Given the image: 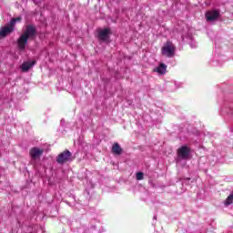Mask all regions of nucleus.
<instances>
[{
  "mask_svg": "<svg viewBox=\"0 0 233 233\" xmlns=\"http://www.w3.org/2000/svg\"><path fill=\"white\" fill-rule=\"evenodd\" d=\"M177 156L180 159H188L190 157V147L182 146L177 149Z\"/></svg>",
  "mask_w": 233,
  "mask_h": 233,
  "instance_id": "20e7f679",
  "label": "nucleus"
},
{
  "mask_svg": "<svg viewBox=\"0 0 233 233\" xmlns=\"http://www.w3.org/2000/svg\"><path fill=\"white\" fill-rule=\"evenodd\" d=\"M26 45H28V38H26L25 35H21L19 36V38L17 39V46H18V49H19L21 52H25V50L26 49Z\"/></svg>",
  "mask_w": 233,
  "mask_h": 233,
  "instance_id": "0eeeda50",
  "label": "nucleus"
},
{
  "mask_svg": "<svg viewBox=\"0 0 233 233\" xmlns=\"http://www.w3.org/2000/svg\"><path fill=\"white\" fill-rule=\"evenodd\" d=\"M232 203H233V190L231 194L225 200L224 205H226V207H228V205H232Z\"/></svg>",
  "mask_w": 233,
  "mask_h": 233,
  "instance_id": "ddd939ff",
  "label": "nucleus"
},
{
  "mask_svg": "<svg viewBox=\"0 0 233 233\" xmlns=\"http://www.w3.org/2000/svg\"><path fill=\"white\" fill-rule=\"evenodd\" d=\"M189 46H190L192 48H196V46H198V45H196V43H194V42H191V43L189 44Z\"/></svg>",
  "mask_w": 233,
  "mask_h": 233,
  "instance_id": "dca6fc26",
  "label": "nucleus"
},
{
  "mask_svg": "<svg viewBox=\"0 0 233 233\" xmlns=\"http://www.w3.org/2000/svg\"><path fill=\"white\" fill-rule=\"evenodd\" d=\"M35 5H41V0H34Z\"/></svg>",
  "mask_w": 233,
  "mask_h": 233,
  "instance_id": "f3484780",
  "label": "nucleus"
},
{
  "mask_svg": "<svg viewBox=\"0 0 233 233\" xmlns=\"http://www.w3.org/2000/svg\"><path fill=\"white\" fill-rule=\"evenodd\" d=\"M35 65V61H28V62H24L21 66L22 72H28Z\"/></svg>",
  "mask_w": 233,
  "mask_h": 233,
  "instance_id": "9d476101",
  "label": "nucleus"
},
{
  "mask_svg": "<svg viewBox=\"0 0 233 233\" xmlns=\"http://www.w3.org/2000/svg\"><path fill=\"white\" fill-rule=\"evenodd\" d=\"M68 161H72V153L69 150L60 153L56 157V162H58L59 165L68 163Z\"/></svg>",
  "mask_w": 233,
  "mask_h": 233,
  "instance_id": "7ed1b4c3",
  "label": "nucleus"
},
{
  "mask_svg": "<svg viewBox=\"0 0 233 233\" xmlns=\"http://www.w3.org/2000/svg\"><path fill=\"white\" fill-rule=\"evenodd\" d=\"M153 219H157V216H154V217H153Z\"/></svg>",
  "mask_w": 233,
  "mask_h": 233,
  "instance_id": "a211bd4d",
  "label": "nucleus"
},
{
  "mask_svg": "<svg viewBox=\"0 0 233 233\" xmlns=\"http://www.w3.org/2000/svg\"><path fill=\"white\" fill-rule=\"evenodd\" d=\"M153 71L157 72V74H159V76H163V75H165L167 73V65L160 64Z\"/></svg>",
  "mask_w": 233,
  "mask_h": 233,
  "instance_id": "f8f14e48",
  "label": "nucleus"
},
{
  "mask_svg": "<svg viewBox=\"0 0 233 233\" xmlns=\"http://www.w3.org/2000/svg\"><path fill=\"white\" fill-rule=\"evenodd\" d=\"M219 17V12L218 10L208 11L206 13L207 21H216Z\"/></svg>",
  "mask_w": 233,
  "mask_h": 233,
  "instance_id": "1a4fd4ad",
  "label": "nucleus"
},
{
  "mask_svg": "<svg viewBox=\"0 0 233 233\" xmlns=\"http://www.w3.org/2000/svg\"><path fill=\"white\" fill-rule=\"evenodd\" d=\"M222 114H227L228 116L233 115V106L225 107L222 109Z\"/></svg>",
  "mask_w": 233,
  "mask_h": 233,
  "instance_id": "4468645a",
  "label": "nucleus"
},
{
  "mask_svg": "<svg viewBox=\"0 0 233 233\" xmlns=\"http://www.w3.org/2000/svg\"><path fill=\"white\" fill-rule=\"evenodd\" d=\"M144 176H145V175L143 174V172H137V181L143 180Z\"/></svg>",
  "mask_w": 233,
  "mask_h": 233,
  "instance_id": "2eb2a0df",
  "label": "nucleus"
},
{
  "mask_svg": "<svg viewBox=\"0 0 233 233\" xmlns=\"http://www.w3.org/2000/svg\"><path fill=\"white\" fill-rule=\"evenodd\" d=\"M97 34L99 41H108L111 32L109 28H104L98 29Z\"/></svg>",
  "mask_w": 233,
  "mask_h": 233,
  "instance_id": "423d86ee",
  "label": "nucleus"
},
{
  "mask_svg": "<svg viewBox=\"0 0 233 233\" xmlns=\"http://www.w3.org/2000/svg\"><path fill=\"white\" fill-rule=\"evenodd\" d=\"M29 155L31 159H39V157L43 156V149H39V147H33L29 151Z\"/></svg>",
  "mask_w": 233,
  "mask_h": 233,
  "instance_id": "6e6552de",
  "label": "nucleus"
},
{
  "mask_svg": "<svg viewBox=\"0 0 233 233\" xmlns=\"http://www.w3.org/2000/svg\"><path fill=\"white\" fill-rule=\"evenodd\" d=\"M162 54L167 57H174L176 56V46L172 42L167 41L162 47Z\"/></svg>",
  "mask_w": 233,
  "mask_h": 233,
  "instance_id": "f03ea898",
  "label": "nucleus"
},
{
  "mask_svg": "<svg viewBox=\"0 0 233 233\" xmlns=\"http://www.w3.org/2000/svg\"><path fill=\"white\" fill-rule=\"evenodd\" d=\"M16 23H21V16L12 18L9 24L4 27H1L0 37H6V35H10V34H12L15 28Z\"/></svg>",
  "mask_w": 233,
  "mask_h": 233,
  "instance_id": "f257e3e1",
  "label": "nucleus"
},
{
  "mask_svg": "<svg viewBox=\"0 0 233 233\" xmlns=\"http://www.w3.org/2000/svg\"><path fill=\"white\" fill-rule=\"evenodd\" d=\"M112 153L115 154L116 156H121L123 154V148L121 146H119L118 143H115L112 147Z\"/></svg>",
  "mask_w": 233,
  "mask_h": 233,
  "instance_id": "9b49d317",
  "label": "nucleus"
},
{
  "mask_svg": "<svg viewBox=\"0 0 233 233\" xmlns=\"http://www.w3.org/2000/svg\"><path fill=\"white\" fill-rule=\"evenodd\" d=\"M37 34V30L35 29V26L29 25L26 26L24 35L27 39H34L35 37V35Z\"/></svg>",
  "mask_w": 233,
  "mask_h": 233,
  "instance_id": "39448f33",
  "label": "nucleus"
}]
</instances>
